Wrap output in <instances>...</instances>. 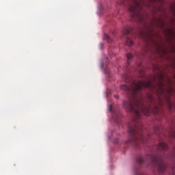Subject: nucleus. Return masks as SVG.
<instances>
[{
  "label": "nucleus",
  "instance_id": "nucleus-1",
  "mask_svg": "<svg viewBox=\"0 0 175 175\" xmlns=\"http://www.w3.org/2000/svg\"><path fill=\"white\" fill-rule=\"evenodd\" d=\"M143 88H150V90L155 89V85L152 81H139L136 82L133 81L128 87L126 85H122L120 89L123 91H126L131 94V98L127 100L123 101V106L127 111L133 113L135 118L133 124L130 125L129 129V140L126 142V144L140 147V144H146L147 137H144L143 133V124L140 120L142 114L144 116H150L151 113H154L156 116L159 111L158 105H154L153 107L151 105H146L144 104V98L139 92Z\"/></svg>",
  "mask_w": 175,
  "mask_h": 175
},
{
  "label": "nucleus",
  "instance_id": "nucleus-2",
  "mask_svg": "<svg viewBox=\"0 0 175 175\" xmlns=\"http://www.w3.org/2000/svg\"><path fill=\"white\" fill-rule=\"evenodd\" d=\"M137 162L139 165L145 163L146 166H152L157 169L159 173H163L167 170V164L163 161L162 157L158 154H148L145 158L139 156L137 158Z\"/></svg>",
  "mask_w": 175,
  "mask_h": 175
},
{
  "label": "nucleus",
  "instance_id": "nucleus-3",
  "mask_svg": "<svg viewBox=\"0 0 175 175\" xmlns=\"http://www.w3.org/2000/svg\"><path fill=\"white\" fill-rule=\"evenodd\" d=\"M120 5L128 6L129 12L131 13L133 21L143 23L144 17L142 13L143 10V3L137 0H123Z\"/></svg>",
  "mask_w": 175,
  "mask_h": 175
},
{
  "label": "nucleus",
  "instance_id": "nucleus-4",
  "mask_svg": "<svg viewBox=\"0 0 175 175\" xmlns=\"http://www.w3.org/2000/svg\"><path fill=\"white\" fill-rule=\"evenodd\" d=\"M161 81H160V83L158 84V96H159V98H158V104L159 105V106H162L163 105L165 104V101L163 100L162 98H161V96H163V95L165 94V83H163V76L161 75Z\"/></svg>",
  "mask_w": 175,
  "mask_h": 175
},
{
  "label": "nucleus",
  "instance_id": "nucleus-5",
  "mask_svg": "<svg viewBox=\"0 0 175 175\" xmlns=\"http://www.w3.org/2000/svg\"><path fill=\"white\" fill-rule=\"evenodd\" d=\"M133 31V28L131 26H127L124 27V29L122 31V33L126 36V44L129 46H133V41H132V40L129 37H128V35L131 33Z\"/></svg>",
  "mask_w": 175,
  "mask_h": 175
},
{
  "label": "nucleus",
  "instance_id": "nucleus-6",
  "mask_svg": "<svg viewBox=\"0 0 175 175\" xmlns=\"http://www.w3.org/2000/svg\"><path fill=\"white\" fill-rule=\"evenodd\" d=\"M158 148L159 150H166L169 148V146L167 145L166 142H165L164 141H162L159 143Z\"/></svg>",
  "mask_w": 175,
  "mask_h": 175
},
{
  "label": "nucleus",
  "instance_id": "nucleus-7",
  "mask_svg": "<svg viewBox=\"0 0 175 175\" xmlns=\"http://www.w3.org/2000/svg\"><path fill=\"white\" fill-rule=\"evenodd\" d=\"M165 100L167 103L169 110H172L173 109V104H172V103L170 102V98H169V96H167Z\"/></svg>",
  "mask_w": 175,
  "mask_h": 175
},
{
  "label": "nucleus",
  "instance_id": "nucleus-8",
  "mask_svg": "<svg viewBox=\"0 0 175 175\" xmlns=\"http://www.w3.org/2000/svg\"><path fill=\"white\" fill-rule=\"evenodd\" d=\"M153 132L154 133H155L156 135H159L161 133V129L159 126H155L153 129Z\"/></svg>",
  "mask_w": 175,
  "mask_h": 175
},
{
  "label": "nucleus",
  "instance_id": "nucleus-9",
  "mask_svg": "<svg viewBox=\"0 0 175 175\" xmlns=\"http://www.w3.org/2000/svg\"><path fill=\"white\" fill-rule=\"evenodd\" d=\"M104 39L105 40H107V42H108V43H110L111 42V38H110V36H109L107 34H105L104 35Z\"/></svg>",
  "mask_w": 175,
  "mask_h": 175
},
{
  "label": "nucleus",
  "instance_id": "nucleus-10",
  "mask_svg": "<svg viewBox=\"0 0 175 175\" xmlns=\"http://www.w3.org/2000/svg\"><path fill=\"white\" fill-rule=\"evenodd\" d=\"M148 100L151 105H154V97H152V96H149Z\"/></svg>",
  "mask_w": 175,
  "mask_h": 175
},
{
  "label": "nucleus",
  "instance_id": "nucleus-11",
  "mask_svg": "<svg viewBox=\"0 0 175 175\" xmlns=\"http://www.w3.org/2000/svg\"><path fill=\"white\" fill-rule=\"evenodd\" d=\"M122 77L124 79V80H127L129 75L126 73H124L122 75Z\"/></svg>",
  "mask_w": 175,
  "mask_h": 175
},
{
  "label": "nucleus",
  "instance_id": "nucleus-12",
  "mask_svg": "<svg viewBox=\"0 0 175 175\" xmlns=\"http://www.w3.org/2000/svg\"><path fill=\"white\" fill-rule=\"evenodd\" d=\"M114 116H116V118L113 117L114 121H116V122H118V121H120V116H118V115Z\"/></svg>",
  "mask_w": 175,
  "mask_h": 175
},
{
  "label": "nucleus",
  "instance_id": "nucleus-13",
  "mask_svg": "<svg viewBox=\"0 0 175 175\" xmlns=\"http://www.w3.org/2000/svg\"><path fill=\"white\" fill-rule=\"evenodd\" d=\"M126 57H127V59H132V58H133V55L129 53L127 54Z\"/></svg>",
  "mask_w": 175,
  "mask_h": 175
},
{
  "label": "nucleus",
  "instance_id": "nucleus-14",
  "mask_svg": "<svg viewBox=\"0 0 175 175\" xmlns=\"http://www.w3.org/2000/svg\"><path fill=\"white\" fill-rule=\"evenodd\" d=\"M109 111H110L111 113H113V105H110L109 106Z\"/></svg>",
  "mask_w": 175,
  "mask_h": 175
},
{
  "label": "nucleus",
  "instance_id": "nucleus-15",
  "mask_svg": "<svg viewBox=\"0 0 175 175\" xmlns=\"http://www.w3.org/2000/svg\"><path fill=\"white\" fill-rule=\"evenodd\" d=\"M170 92H173V89L170 88L168 90V94H170Z\"/></svg>",
  "mask_w": 175,
  "mask_h": 175
},
{
  "label": "nucleus",
  "instance_id": "nucleus-16",
  "mask_svg": "<svg viewBox=\"0 0 175 175\" xmlns=\"http://www.w3.org/2000/svg\"><path fill=\"white\" fill-rule=\"evenodd\" d=\"M137 66H138L139 68H140V67L142 66V63H138V64H137Z\"/></svg>",
  "mask_w": 175,
  "mask_h": 175
},
{
  "label": "nucleus",
  "instance_id": "nucleus-17",
  "mask_svg": "<svg viewBox=\"0 0 175 175\" xmlns=\"http://www.w3.org/2000/svg\"><path fill=\"white\" fill-rule=\"evenodd\" d=\"M114 96H115L116 99H118L120 98L118 95H115Z\"/></svg>",
  "mask_w": 175,
  "mask_h": 175
},
{
  "label": "nucleus",
  "instance_id": "nucleus-18",
  "mask_svg": "<svg viewBox=\"0 0 175 175\" xmlns=\"http://www.w3.org/2000/svg\"><path fill=\"white\" fill-rule=\"evenodd\" d=\"M147 137H150V135H147Z\"/></svg>",
  "mask_w": 175,
  "mask_h": 175
},
{
  "label": "nucleus",
  "instance_id": "nucleus-19",
  "mask_svg": "<svg viewBox=\"0 0 175 175\" xmlns=\"http://www.w3.org/2000/svg\"><path fill=\"white\" fill-rule=\"evenodd\" d=\"M169 83H170V79H169Z\"/></svg>",
  "mask_w": 175,
  "mask_h": 175
},
{
  "label": "nucleus",
  "instance_id": "nucleus-20",
  "mask_svg": "<svg viewBox=\"0 0 175 175\" xmlns=\"http://www.w3.org/2000/svg\"><path fill=\"white\" fill-rule=\"evenodd\" d=\"M142 35H144V33H142Z\"/></svg>",
  "mask_w": 175,
  "mask_h": 175
}]
</instances>
